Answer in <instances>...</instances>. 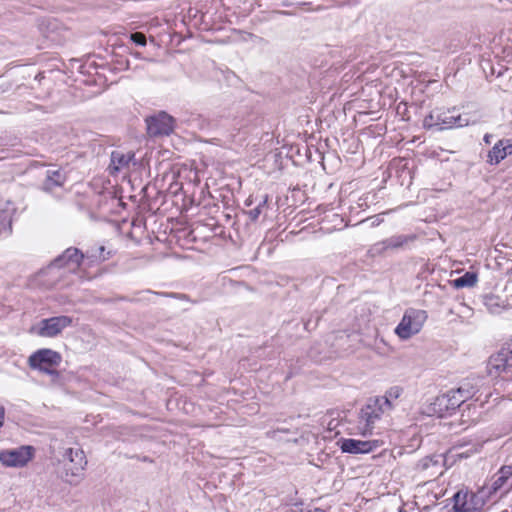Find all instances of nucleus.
I'll list each match as a JSON object with an SVG mask.
<instances>
[{
    "label": "nucleus",
    "instance_id": "nucleus-22",
    "mask_svg": "<svg viewBox=\"0 0 512 512\" xmlns=\"http://www.w3.org/2000/svg\"><path fill=\"white\" fill-rule=\"evenodd\" d=\"M267 198L265 197L254 209L248 212L249 218L252 221L258 219L259 215L262 213V208L266 205Z\"/></svg>",
    "mask_w": 512,
    "mask_h": 512
},
{
    "label": "nucleus",
    "instance_id": "nucleus-25",
    "mask_svg": "<svg viewBox=\"0 0 512 512\" xmlns=\"http://www.w3.org/2000/svg\"><path fill=\"white\" fill-rule=\"evenodd\" d=\"M512 476V465L503 466L499 471V477L506 482Z\"/></svg>",
    "mask_w": 512,
    "mask_h": 512
},
{
    "label": "nucleus",
    "instance_id": "nucleus-9",
    "mask_svg": "<svg viewBox=\"0 0 512 512\" xmlns=\"http://www.w3.org/2000/svg\"><path fill=\"white\" fill-rule=\"evenodd\" d=\"M341 450L345 453L351 454H365L374 451L379 447L378 440H356V439H342L340 441Z\"/></svg>",
    "mask_w": 512,
    "mask_h": 512
},
{
    "label": "nucleus",
    "instance_id": "nucleus-17",
    "mask_svg": "<svg viewBox=\"0 0 512 512\" xmlns=\"http://www.w3.org/2000/svg\"><path fill=\"white\" fill-rule=\"evenodd\" d=\"M453 392L458 398L463 399L464 403L466 400L475 396L478 392V385L471 381H465L458 389L453 390Z\"/></svg>",
    "mask_w": 512,
    "mask_h": 512
},
{
    "label": "nucleus",
    "instance_id": "nucleus-4",
    "mask_svg": "<svg viewBox=\"0 0 512 512\" xmlns=\"http://www.w3.org/2000/svg\"><path fill=\"white\" fill-rule=\"evenodd\" d=\"M61 355L51 349H40L33 353L28 364L32 369H37L47 374H56L55 367L61 363Z\"/></svg>",
    "mask_w": 512,
    "mask_h": 512
},
{
    "label": "nucleus",
    "instance_id": "nucleus-8",
    "mask_svg": "<svg viewBox=\"0 0 512 512\" xmlns=\"http://www.w3.org/2000/svg\"><path fill=\"white\" fill-rule=\"evenodd\" d=\"M32 457L33 449L30 446H21L0 452V462L6 467H23Z\"/></svg>",
    "mask_w": 512,
    "mask_h": 512
},
{
    "label": "nucleus",
    "instance_id": "nucleus-15",
    "mask_svg": "<svg viewBox=\"0 0 512 512\" xmlns=\"http://www.w3.org/2000/svg\"><path fill=\"white\" fill-rule=\"evenodd\" d=\"M65 457L68 458L71 463L75 462V467L72 469L73 475H77L84 469L86 460L84 459L83 451L68 448L65 452Z\"/></svg>",
    "mask_w": 512,
    "mask_h": 512
},
{
    "label": "nucleus",
    "instance_id": "nucleus-21",
    "mask_svg": "<svg viewBox=\"0 0 512 512\" xmlns=\"http://www.w3.org/2000/svg\"><path fill=\"white\" fill-rule=\"evenodd\" d=\"M505 483L506 482L503 480V478L498 476V478L493 481L490 487H482L479 490V494L487 495L489 497L496 493Z\"/></svg>",
    "mask_w": 512,
    "mask_h": 512
},
{
    "label": "nucleus",
    "instance_id": "nucleus-6",
    "mask_svg": "<svg viewBox=\"0 0 512 512\" xmlns=\"http://www.w3.org/2000/svg\"><path fill=\"white\" fill-rule=\"evenodd\" d=\"M71 324V317L57 316L41 320L38 324L32 326L30 331L41 337H55Z\"/></svg>",
    "mask_w": 512,
    "mask_h": 512
},
{
    "label": "nucleus",
    "instance_id": "nucleus-5",
    "mask_svg": "<svg viewBox=\"0 0 512 512\" xmlns=\"http://www.w3.org/2000/svg\"><path fill=\"white\" fill-rule=\"evenodd\" d=\"M463 403V399L458 398L453 390L436 397L433 402L427 405L424 413L428 416L443 417L446 413L456 410Z\"/></svg>",
    "mask_w": 512,
    "mask_h": 512
},
{
    "label": "nucleus",
    "instance_id": "nucleus-19",
    "mask_svg": "<svg viewBox=\"0 0 512 512\" xmlns=\"http://www.w3.org/2000/svg\"><path fill=\"white\" fill-rule=\"evenodd\" d=\"M65 177L60 170L47 171L46 181L44 183L45 189L51 190L54 187L61 186L64 183Z\"/></svg>",
    "mask_w": 512,
    "mask_h": 512
},
{
    "label": "nucleus",
    "instance_id": "nucleus-11",
    "mask_svg": "<svg viewBox=\"0 0 512 512\" xmlns=\"http://www.w3.org/2000/svg\"><path fill=\"white\" fill-rule=\"evenodd\" d=\"M481 448L482 444L480 443L471 444L468 448H466L465 445L454 446L447 452L445 461L448 462L451 460L452 462H455L463 458H468L471 455L480 452Z\"/></svg>",
    "mask_w": 512,
    "mask_h": 512
},
{
    "label": "nucleus",
    "instance_id": "nucleus-10",
    "mask_svg": "<svg viewBox=\"0 0 512 512\" xmlns=\"http://www.w3.org/2000/svg\"><path fill=\"white\" fill-rule=\"evenodd\" d=\"M83 258L84 255L80 252V250L74 247H70L67 248L62 253V255L54 260L52 266L58 268H66L70 271H76L79 268Z\"/></svg>",
    "mask_w": 512,
    "mask_h": 512
},
{
    "label": "nucleus",
    "instance_id": "nucleus-31",
    "mask_svg": "<svg viewBox=\"0 0 512 512\" xmlns=\"http://www.w3.org/2000/svg\"><path fill=\"white\" fill-rule=\"evenodd\" d=\"M146 293H148V294H155V295H158V294H159V293H156V292H152V291H150V290H147V291H146Z\"/></svg>",
    "mask_w": 512,
    "mask_h": 512
},
{
    "label": "nucleus",
    "instance_id": "nucleus-3",
    "mask_svg": "<svg viewBox=\"0 0 512 512\" xmlns=\"http://www.w3.org/2000/svg\"><path fill=\"white\" fill-rule=\"evenodd\" d=\"M385 413L388 411L375 398L369 399L359 413L358 429L360 434L363 436L371 434L376 422Z\"/></svg>",
    "mask_w": 512,
    "mask_h": 512
},
{
    "label": "nucleus",
    "instance_id": "nucleus-26",
    "mask_svg": "<svg viewBox=\"0 0 512 512\" xmlns=\"http://www.w3.org/2000/svg\"><path fill=\"white\" fill-rule=\"evenodd\" d=\"M441 120L444 124H452V123H456L457 120H460V118H459V116H451L449 120L447 117H444Z\"/></svg>",
    "mask_w": 512,
    "mask_h": 512
},
{
    "label": "nucleus",
    "instance_id": "nucleus-12",
    "mask_svg": "<svg viewBox=\"0 0 512 512\" xmlns=\"http://www.w3.org/2000/svg\"><path fill=\"white\" fill-rule=\"evenodd\" d=\"M512 154V143L509 140H500L488 153V162L490 164H498L508 155Z\"/></svg>",
    "mask_w": 512,
    "mask_h": 512
},
{
    "label": "nucleus",
    "instance_id": "nucleus-20",
    "mask_svg": "<svg viewBox=\"0 0 512 512\" xmlns=\"http://www.w3.org/2000/svg\"><path fill=\"white\" fill-rule=\"evenodd\" d=\"M476 283L477 275L474 272H466L463 276L452 281V285L455 288L473 287Z\"/></svg>",
    "mask_w": 512,
    "mask_h": 512
},
{
    "label": "nucleus",
    "instance_id": "nucleus-16",
    "mask_svg": "<svg viewBox=\"0 0 512 512\" xmlns=\"http://www.w3.org/2000/svg\"><path fill=\"white\" fill-rule=\"evenodd\" d=\"M133 153H123L120 151H114L111 154V164L110 168L114 171H119L122 168L126 167L129 162L133 159Z\"/></svg>",
    "mask_w": 512,
    "mask_h": 512
},
{
    "label": "nucleus",
    "instance_id": "nucleus-24",
    "mask_svg": "<svg viewBox=\"0 0 512 512\" xmlns=\"http://www.w3.org/2000/svg\"><path fill=\"white\" fill-rule=\"evenodd\" d=\"M131 40L141 46L146 45V36L141 32L132 33L130 36Z\"/></svg>",
    "mask_w": 512,
    "mask_h": 512
},
{
    "label": "nucleus",
    "instance_id": "nucleus-7",
    "mask_svg": "<svg viewBox=\"0 0 512 512\" xmlns=\"http://www.w3.org/2000/svg\"><path fill=\"white\" fill-rule=\"evenodd\" d=\"M147 133L150 137L167 136L174 130V119L166 112H158L146 118Z\"/></svg>",
    "mask_w": 512,
    "mask_h": 512
},
{
    "label": "nucleus",
    "instance_id": "nucleus-27",
    "mask_svg": "<svg viewBox=\"0 0 512 512\" xmlns=\"http://www.w3.org/2000/svg\"><path fill=\"white\" fill-rule=\"evenodd\" d=\"M281 432H286V430H280V429L272 430V431L267 432V435H268V437H270L272 439H277L278 434Z\"/></svg>",
    "mask_w": 512,
    "mask_h": 512
},
{
    "label": "nucleus",
    "instance_id": "nucleus-28",
    "mask_svg": "<svg viewBox=\"0 0 512 512\" xmlns=\"http://www.w3.org/2000/svg\"><path fill=\"white\" fill-rule=\"evenodd\" d=\"M4 416H5V410L3 407H0V428L3 426Z\"/></svg>",
    "mask_w": 512,
    "mask_h": 512
},
{
    "label": "nucleus",
    "instance_id": "nucleus-13",
    "mask_svg": "<svg viewBox=\"0 0 512 512\" xmlns=\"http://www.w3.org/2000/svg\"><path fill=\"white\" fill-rule=\"evenodd\" d=\"M414 237L406 235L392 236L374 246L377 252H384L388 249H398L406 245L409 241H412Z\"/></svg>",
    "mask_w": 512,
    "mask_h": 512
},
{
    "label": "nucleus",
    "instance_id": "nucleus-14",
    "mask_svg": "<svg viewBox=\"0 0 512 512\" xmlns=\"http://www.w3.org/2000/svg\"><path fill=\"white\" fill-rule=\"evenodd\" d=\"M403 393V388L400 386H392L386 392L384 396L375 397V399L390 412L394 408V401L397 400Z\"/></svg>",
    "mask_w": 512,
    "mask_h": 512
},
{
    "label": "nucleus",
    "instance_id": "nucleus-32",
    "mask_svg": "<svg viewBox=\"0 0 512 512\" xmlns=\"http://www.w3.org/2000/svg\"><path fill=\"white\" fill-rule=\"evenodd\" d=\"M510 350H512V342L506 345Z\"/></svg>",
    "mask_w": 512,
    "mask_h": 512
},
{
    "label": "nucleus",
    "instance_id": "nucleus-2",
    "mask_svg": "<svg viewBox=\"0 0 512 512\" xmlns=\"http://www.w3.org/2000/svg\"><path fill=\"white\" fill-rule=\"evenodd\" d=\"M426 319L427 314L424 310L408 309L395 328V334L400 339L407 340L421 331Z\"/></svg>",
    "mask_w": 512,
    "mask_h": 512
},
{
    "label": "nucleus",
    "instance_id": "nucleus-18",
    "mask_svg": "<svg viewBox=\"0 0 512 512\" xmlns=\"http://www.w3.org/2000/svg\"><path fill=\"white\" fill-rule=\"evenodd\" d=\"M468 493H463L461 491L457 492L454 495V512H475L476 508L472 507L467 501Z\"/></svg>",
    "mask_w": 512,
    "mask_h": 512
},
{
    "label": "nucleus",
    "instance_id": "nucleus-23",
    "mask_svg": "<svg viewBox=\"0 0 512 512\" xmlns=\"http://www.w3.org/2000/svg\"><path fill=\"white\" fill-rule=\"evenodd\" d=\"M437 461L434 460L432 457H425L422 460H420L417 464V468L419 470H427L431 465H436Z\"/></svg>",
    "mask_w": 512,
    "mask_h": 512
},
{
    "label": "nucleus",
    "instance_id": "nucleus-30",
    "mask_svg": "<svg viewBox=\"0 0 512 512\" xmlns=\"http://www.w3.org/2000/svg\"><path fill=\"white\" fill-rule=\"evenodd\" d=\"M307 512H326V511H324L322 509H314L312 511H307Z\"/></svg>",
    "mask_w": 512,
    "mask_h": 512
},
{
    "label": "nucleus",
    "instance_id": "nucleus-29",
    "mask_svg": "<svg viewBox=\"0 0 512 512\" xmlns=\"http://www.w3.org/2000/svg\"><path fill=\"white\" fill-rule=\"evenodd\" d=\"M490 138H491V135L486 134V135L484 136V141H485L487 144H489V143H490Z\"/></svg>",
    "mask_w": 512,
    "mask_h": 512
},
{
    "label": "nucleus",
    "instance_id": "nucleus-1",
    "mask_svg": "<svg viewBox=\"0 0 512 512\" xmlns=\"http://www.w3.org/2000/svg\"><path fill=\"white\" fill-rule=\"evenodd\" d=\"M488 373L494 377H501L503 390L512 400V350L507 346L493 354L488 361Z\"/></svg>",
    "mask_w": 512,
    "mask_h": 512
}]
</instances>
